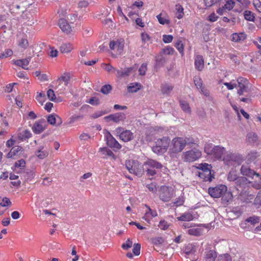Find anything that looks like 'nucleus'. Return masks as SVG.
<instances>
[{
  "label": "nucleus",
  "instance_id": "obj_30",
  "mask_svg": "<svg viewBox=\"0 0 261 261\" xmlns=\"http://www.w3.org/2000/svg\"><path fill=\"white\" fill-rule=\"evenodd\" d=\"M156 18L159 22L161 24H169L170 23L169 17L167 15H164L162 13L156 16Z\"/></svg>",
  "mask_w": 261,
  "mask_h": 261
},
{
  "label": "nucleus",
  "instance_id": "obj_8",
  "mask_svg": "<svg viewBox=\"0 0 261 261\" xmlns=\"http://www.w3.org/2000/svg\"><path fill=\"white\" fill-rule=\"evenodd\" d=\"M211 166L206 163L199 164L197 168L201 170L199 173V177L205 181H212L214 176L211 174Z\"/></svg>",
  "mask_w": 261,
  "mask_h": 261
},
{
  "label": "nucleus",
  "instance_id": "obj_18",
  "mask_svg": "<svg viewBox=\"0 0 261 261\" xmlns=\"http://www.w3.org/2000/svg\"><path fill=\"white\" fill-rule=\"evenodd\" d=\"M46 126L47 124L45 121L40 120L34 124L32 129L35 133L39 134L42 132L46 128Z\"/></svg>",
  "mask_w": 261,
  "mask_h": 261
},
{
  "label": "nucleus",
  "instance_id": "obj_25",
  "mask_svg": "<svg viewBox=\"0 0 261 261\" xmlns=\"http://www.w3.org/2000/svg\"><path fill=\"white\" fill-rule=\"evenodd\" d=\"M246 38L244 33H233L231 35V40L235 42H241L244 41Z\"/></svg>",
  "mask_w": 261,
  "mask_h": 261
},
{
  "label": "nucleus",
  "instance_id": "obj_35",
  "mask_svg": "<svg viewBox=\"0 0 261 261\" xmlns=\"http://www.w3.org/2000/svg\"><path fill=\"white\" fill-rule=\"evenodd\" d=\"M109 118L114 121L118 122L123 120L125 118V116L124 114L122 113H116L113 115H111L109 116Z\"/></svg>",
  "mask_w": 261,
  "mask_h": 261
},
{
  "label": "nucleus",
  "instance_id": "obj_61",
  "mask_svg": "<svg viewBox=\"0 0 261 261\" xmlns=\"http://www.w3.org/2000/svg\"><path fill=\"white\" fill-rule=\"evenodd\" d=\"M133 242L130 239H127L125 243L122 245V248L123 249L127 250L132 246Z\"/></svg>",
  "mask_w": 261,
  "mask_h": 261
},
{
  "label": "nucleus",
  "instance_id": "obj_14",
  "mask_svg": "<svg viewBox=\"0 0 261 261\" xmlns=\"http://www.w3.org/2000/svg\"><path fill=\"white\" fill-rule=\"evenodd\" d=\"M240 159V156L237 154L226 151L221 160L227 165H230L233 162H237Z\"/></svg>",
  "mask_w": 261,
  "mask_h": 261
},
{
  "label": "nucleus",
  "instance_id": "obj_24",
  "mask_svg": "<svg viewBox=\"0 0 261 261\" xmlns=\"http://www.w3.org/2000/svg\"><path fill=\"white\" fill-rule=\"evenodd\" d=\"M195 66L196 69L201 71L204 67V60L202 56L197 55L195 57Z\"/></svg>",
  "mask_w": 261,
  "mask_h": 261
},
{
  "label": "nucleus",
  "instance_id": "obj_38",
  "mask_svg": "<svg viewBox=\"0 0 261 261\" xmlns=\"http://www.w3.org/2000/svg\"><path fill=\"white\" fill-rule=\"evenodd\" d=\"M221 196L222 200L226 203L230 202L233 197L231 193L227 191Z\"/></svg>",
  "mask_w": 261,
  "mask_h": 261
},
{
  "label": "nucleus",
  "instance_id": "obj_34",
  "mask_svg": "<svg viewBox=\"0 0 261 261\" xmlns=\"http://www.w3.org/2000/svg\"><path fill=\"white\" fill-rule=\"evenodd\" d=\"M175 15L178 19H181L184 16V8L179 4L176 5L175 6Z\"/></svg>",
  "mask_w": 261,
  "mask_h": 261
},
{
  "label": "nucleus",
  "instance_id": "obj_36",
  "mask_svg": "<svg viewBox=\"0 0 261 261\" xmlns=\"http://www.w3.org/2000/svg\"><path fill=\"white\" fill-rule=\"evenodd\" d=\"M193 215L190 213H184L180 217L177 218V220L182 221H190L193 220Z\"/></svg>",
  "mask_w": 261,
  "mask_h": 261
},
{
  "label": "nucleus",
  "instance_id": "obj_48",
  "mask_svg": "<svg viewBox=\"0 0 261 261\" xmlns=\"http://www.w3.org/2000/svg\"><path fill=\"white\" fill-rule=\"evenodd\" d=\"M194 81L195 83V85L196 86L197 88L198 89H200L202 87V80L198 76L195 77L194 79Z\"/></svg>",
  "mask_w": 261,
  "mask_h": 261
},
{
  "label": "nucleus",
  "instance_id": "obj_1",
  "mask_svg": "<svg viewBox=\"0 0 261 261\" xmlns=\"http://www.w3.org/2000/svg\"><path fill=\"white\" fill-rule=\"evenodd\" d=\"M188 143V140L184 137H175L170 143L168 153L172 158H176L178 154L181 152Z\"/></svg>",
  "mask_w": 261,
  "mask_h": 261
},
{
  "label": "nucleus",
  "instance_id": "obj_19",
  "mask_svg": "<svg viewBox=\"0 0 261 261\" xmlns=\"http://www.w3.org/2000/svg\"><path fill=\"white\" fill-rule=\"evenodd\" d=\"M23 150L22 148L19 146H15L13 147L7 154L8 158H14L16 156L23 155Z\"/></svg>",
  "mask_w": 261,
  "mask_h": 261
},
{
  "label": "nucleus",
  "instance_id": "obj_59",
  "mask_svg": "<svg viewBox=\"0 0 261 261\" xmlns=\"http://www.w3.org/2000/svg\"><path fill=\"white\" fill-rule=\"evenodd\" d=\"M86 102L89 103L93 106L98 105L99 103L98 98L93 97L86 101Z\"/></svg>",
  "mask_w": 261,
  "mask_h": 261
},
{
  "label": "nucleus",
  "instance_id": "obj_21",
  "mask_svg": "<svg viewBox=\"0 0 261 261\" xmlns=\"http://www.w3.org/2000/svg\"><path fill=\"white\" fill-rule=\"evenodd\" d=\"M47 122L51 125L59 126L62 123L61 118L55 114H51L48 116Z\"/></svg>",
  "mask_w": 261,
  "mask_h": 261
},
{
  "label": "nucleus",
  "instance_id": "obj_20",
  "mask_svg": "<svg viewBox=\"0 0 261 261\" xmlns=\"http://www.w3.org/2000/svg\"><path fill=\"white\" fill-rule=\"evenodd\" d=\"M59 25L62 31L67 34L72 31V27L65 19L62 18L59 20Z\"/></svg>",
  "mask_w": 261,
  "mask_h": 261
},
{
  "label": "nucleus",
  "instance_id": "obj_32",
  "mask_svg": "<svg viewBox=\"0 0 261 261\" xmlns=\"http://www.w3.org/2000/svg\"><path fill=\"white\" fill-rule=\"evenodd\" d=\"M162 93L164 94H169L173 90V86L169 84H163L161 87Z\"/></svg>",
  "mask_w": 261,
  "mask_h": 261
},
{
  "label": "nucleus",
  "instance_id": "obj_28",
  "mask_svg": "<svg viewBox=\"0 0 261 261\" xmlns=\"http://www.w3.org/2000/svg\"><path fill=\"white\" fill-rule=\"evenodd\" d=\"M132 69L131 68H125L122 70H116V76L118 78L128 76L130 73Z\"/></svg>",
  "mask_w": 261,
  "mask_h": 261
},
{
  "label": "nucleus",
  "instance_id": "obj_47",
  "mask_svg": "<svg viewBox=\"0 0 261 261\" xmlns=\"http://www.w3.org/2000/svg\"><path fill=\"white\" fill-rule=\"evenodd\" d=\"M13 55V51L10 49H7L5 51L0 54V58H6L8 57H10Z\"/></svg>",
  "mask_w": 261,
  "mask_h": 261
},
{
  "label": "nucleus",
  "instance_id": "obj_23",
  "mask_svg": "<svg viewBox=\"0 0 261 261\" xmlns=\"http://www.w3.org/2000/svg\"><path fill=\"white\" fill-rule=\"evenodd\" d=\"M147 210L146 211L143 219L146 222H149L150 220L157 216L158 214L155 210H152L149 207L146 206Z\"/></svg>",
  "mask_w": 261,
  "mask_h": 261
},
{
  "label": "nucleus",
  "instance_id": "obj_49",
  "mask_svg": "<svg viewBox=\"0 0 261 261\" xmlns=\"http://www.w3.org/2000/svg\"><path fill=\"white\" fill-rule=\"evenodd\" d=\"M83 119V116L79 115H73L69 119V123L72 124Z\"/></svg>",
  "mask_w": 261,
  "mask_h": 261
},
{
  "label": "nucleus",
  "instance_id": "obj_16",
  "mask_svg": "<svg viewBox=\"0 0 261 261\" xmlns=\"http://www.w3.org/2000/svg\"><path fill=\"white\" fill-rule=\"evenodd\" d=\"M105 137L108 146L111 148L116 149H120L121 145L118 142V141L112 136V135L108 131H105Z\"/></svg>",
  "mask_w": 261,
  "mask_h": 261
},
{
  "label": "nucleus",
  "instance_id": "obj_57",
  "mask_svg": "<svg viewBox=\"0 0 261 261\" xmlns=\"http://www.w3.org/2000/svg\"><path fill=\"white\" fill-rule=\"evenodd\" d=\"M147 70V64L146 63H143L139 69V74L141 75H144L146 73Z\"/></svg>",
  "mask_w": 261,
  "mask_h": 261
},
{
  "label": "nucleus",
  "instance_id": "obj_50",
  "mask_svg": "<svg viewBox=\"0 0 261 261\" xmlns=\"http://www.w3.org/2000/svg\"><path fill=\"white\" fill-rule=\"evenodd\" d=\"M224 85L226 86L228 90H232L237 87V83L234 81H231L229 83L225 82L224 83Z\"/></svg>",
  "mask_w": 261,
  "mask_h": 261
},
{
  "label": "nucleus",
  "instance_id": "obj_58",
  "mask_svg": "<svg viewBox=\"0 0 261 261\" xmlns=\"http://www.w3.org/2000/svg\"><path fill=\"white\" fill-rule=\"evenodd\" d=\"M70 77L68 75L64 74L59 78V80L62 81L64 83V84L67 86L68 84Z\"/></svg>",
  "mask_w": 261,
  "mask_h": 261
},
{
  "label": "nucleus",
  "instance_id": "obj_29",
  "mask_svg": "<svg viewBox=\"0 0 261 261\" xmlns=\"http://www.w3.org/2000/svg\"><path fill=\"white\" fill-rule=\"evenodd\" d=\"M142 87V85L139 83H130L127 87V90L129 92L134 93L139 91Z\"/></svg>",
  "mask_w": 261,
  "mask_h": 261
},
{
  "label": "nucleus",
  "instance_id": "obj_12",
  "mask_svg": "<svg viewBox=\"0 0 261 261\" xmlns=\"http://www.w3.org/2000/svg\"><path fill=\"white\" fill-rule=\"evenodd\" d=\"M227 191V187L220 185L214 188L208 189L209 194L214 198L220 197Z\"/></svg>",
  "mask_w": 261,
  "mask_h": 261
},
{
  "label": "nucleus",
  "instance_id": "obj_62",
  "mask_svg": "<svg viewBox=\"0 0 261 261\" xmlns=\"http://www.w3.org/2000/svg\"><path fill=\"white\" fill-rule=\"evenodd\" d=\"M173 40V36L171 35H164L163 36V40L166 43H170Z\"/></svg>",
  "mask_w": 261,
  "mask_h": 261
},
{
  "label": "nucleus",
  "instance_id": "obj_52",
  "mask_svg": "<svg viewBox=\"0 0 261 261\" xmlns=\"http://www.w3.org/2000/svg\"><path fill=\"white\" fill-rule=\"evenodd\" d=\"M25 162L24 160H20L15 162V167L23 169L25 167Z\"/></svg>",
  "mask_w": 261,
  "mask_h": 261
},
{
  "label": "nucleus",
  "instance_id": "obj_31",
  "mask_svg": "<svg viewBox=\"0 0 261 261\" xmlns=\"http://www.w3.org/2000/svg\"><path fill=\"white\" fill-rule=\"evenodd\" d=\"M72 49V45L69 43H63L60 47V50L62 53H68Z\"/></svg>",
  "mask_w": 261,
  "mask_h": 261
},
{
  "label": "nucleus",
  "instance_id": "obj_40",
  "mask_svg": "<svg viewBox=\"0 0 261 261\" xmlns=\"http://www.w3.org/2000/svg\"><path fill=\"white\" fill-rule=\"evenodd\" d=\"M141 40L144 44H149L151 43V38L146 33H142L141 35Z\"/></svg>",
  "mask_w": 261,
  "mask_h": 261
},
{
  "label": "nucleus",
  "instance_id": "obj_3",
  "mask_svg": "<svg viewBox=\"0 0 261 261\" xmlns=\"http://www.w3.org/2000/svg\"><path fill=\"white\" fill-rule=\"evenodd\" d=\"M241 172L243 175L250 177L254 179V181H252L253 182V187L257 189H261V175L251 170L248 165H243L241 167Z\"/></svg>",
  "mask_w": 261,
  "mask_h": 261
},
{
  "label": "nucleus",
  "instance_id": "obj_55",
  "mask_svg": "<svg viewBox=\"0 0 261 261\" xmlns=\"http://www.w3.org/2000/svg\"><path fill=\"white\" fill-rule=\"evenodd\" d=\"M47 95L48 98L51 101H55L56 99V96L54 91L52 89H49L47 92Z\"/></svg>",
  "mask_w": 261,
  "mask_h": 261
},
{
  "label": "nucleus",
  "instance_id": "obj_45",
  "mask_svg": "<svg viewBox=\"0 0 261 261\" xmlns=\"http://www.w3.org/2000/svg\"><path fill=\"white\" fill-rule=\"evenodd\" d=\"M245 221L250 223L251 225H254L259 222V218L256 216H252L246 219Z\"/></svg>",
  "mask_w": 261,
  "mask_h": 261
},
{
  "label": "nucleus",
  "instance_id": "obj_2",
  "mask_svg": "<svg viewBox=\"0 0 261 261\" xmlns=\"http://www.w3.org/2000/svg\"><path fill=\"white\" fill-rule=\"evenodd\" d=\"M182 227L187 228V233L191 236H200L205 232V229H208V225L205 224H196L193 223H184Z\"/></svg>",
  "mask_w": 261,
  "mask_h": 261
},
{
  "label": "nucleus",
  "instance_id": "obj_13",
  "mask_svg": "<svg viewBox=\"0 0 261 261\" xmlns=\"http://www.w3.org/2000/svg\"><path fill=\"white\" fill-rule=\"evenodd\" d=\"M228 179L229 181H235L236 183L240 186L244 187L248 182L247 179L245 177H238L236 171L232 170L230 171L228 175Z\"/></svg>",
  "mask_w": 261,
  "mask_h": 261
},
{
  "label": "nucleus",
  "instance_id": "obj_53",
  "mask_svg": "<svg viewBox=\"0 0 261 261\" xmlns=\"http://www.w3.org/2000/svg\"><path fill=\"white\" fill-rule=\"evenodd\" d=\"M44 97L45 94L43 92H41L39 93H37V95L36 96V98L39 103L42 105L44 101Z\"/></svg>",
  "mask_w": 261,
  "mask_h": 261
},
{
  "label": "nucleus",
  "instance_id": "obj_46",
  "mask_svg": "<svg viewBox=\"0 0 261 261\" xmlns=\"http://www.w3.org/2000/svg\"><path fill=\"white\" fill-rule=\"evenodd\" d=\"M217 261H231V257L228 254H223L218 256Z\"/></svg>",
  "mask_w": 261,
  "mask_h": 261
},
{
  "label": "nucleus",
  "instance_id": "obj_63",
  "mask_svg": "<svg viewBox=\"0 0 261 261\" xmlns=\"http://www.w3.org/2000/svg\"><path fill=\"white\" fill-rule=\"evenodd\" d=\"M234 4V3L232 0H229L226 2L224 5V8H225L226 10H230L233 8Z\"/></svg>",
  "mask_w": 261,
  "mask_h": 261
},
{
  "label": "nucleus",
  "instance_id": "obj_39",
  "mask_svg": "<svg viewBox=\"0 0 261 261\" xmlns=\"http://www.w3.org/2000/svg\"><path fill=\"white\" fill-rule=\"evenodd\" d=\"M214 150V146L212 143H206L204 147V152L208 155L212 156Z\"/></svg>",
  "mask_w": 261,
  "mask_h": 261
},
{
  "label": "nucleus",
  "instance_id": "obj_41",
  "mask_svg": "<svg viewBox=\"0 0 261 261\" xmlns=\"http://www.w3.org/2000/svg\"><path fill=\"white\" fill-rule=\"evenodd\" d=\"M101 67L109 73H114L116 71L114 67L108 64H101Z\"/></svg>",
  "mask_w": 261,
  "mask_h": 261
},
{
  "label": "nucleus",
  "instance_id": "obj_37",
  "mask_svg": "<svg viewBox=\"0 0 261 261\" xmlns=\"http://www.w3.org/2000/svg\"><path fill=\"white\" fill-rule=\"evenodd\" d=\"M196 251V247L194 244H189L185 248V252L187 255L193 254Z\"/></svg>",
  "mask_w": 261,
  "mask_h": 261
},
{
  "label": "nucleus",
  "instance_id": "obj_51",
  "mask_svg": "<svg viewBox=\"0 0 261 261\" xmlns=\"http://www.w3.org/2000/svg\"><path fill=\"white\" fill-rule=\"evenodd\" d=\"M169 224H168V222L165 221V220L160 221L158 225V227L162 230L167 229L169 227Z\"/></svg>",
  "mask_w": 261,
  "mask_h": 261
},
{
  "label": "nucleus",
  "instance_id": "obj_54",
  "mask_svg": "<svg viewBox=\"0 0 261 261\" xmlns=\"http://www.w3.org/2000/svg\"><path fill=\"white\" fill-rule=\"evenodd\" d=\"M141 245L139 244H135L133 252L135 255H139L140 253Z\"/></svg>",
  "mask_w": 261,
  "mask_h": 261
},
{
  "label": "nucleus",
  "instance_id": "obj_4",
  "mask_svg": "<svg viewBox=\"0 0 261 261\" xmlns=\"http://www.w3.org/2000/svg\"><path fill=\"white\" fill-rule=\"evenodd\" d=\"M170 142V139L167 137L158 139L155 145L152 147V150L158 154H163L167 151L168 148H169Z\"/></svg>",
  "mask_w": 261,
  "mask_h": 261
},
{
  "label": "nucleus",
  "instance_id": "obj_33",
  "mask_svg": "<svg viewBox=\"0 0 261 261\" xmlns=\"http://www.w3.org/2000/svg\"><path fill=\"white\" fill-rule=\"evenodd\" d=\"M99 151L101 153V154L103 155V158H106V156H110L113 159H115V155L113 152L106 147L100 148L99 149Z\"/></svg>",
  "mask_w": 261,
  "mask_h": 261
},
{
  "label": "nucleus",
  "instance_id": "obj_11",
  "mask_svg": "<svg viewBox=\"0 0 261 261\" xmlns=\"http://www.w3.org/2000/svg\"><path fill=\"white\" fill-rule=\"evenodd\" d=\"M116 135L119 139L126 142L132 140L134 138L133 134L129 130H124L122 127H118L115 130Z\"/></svg>",
  "mask_w": 261,
  "mask_h": 261
},
{
  "label": "nucleus",
  "instance_id": "obj_42",
  "mask_svg": "<svg viewBox=\"0 0 261 261\" xmlns=\"http://www.w3.org/2000/svg\"><path fill=\"white\" fill-rule=\"evenodd\" d=\"M244 17L245 19L250 21H254L255 18L254 14L250 11H245L244 12Z\"/></svg>",
  "mask_w": 261,
  "mask_h": 261
},
{
  "label": "nucleus",
  "instance_id": "obj_17",
  "mask_svg": "<svg viewBox=\"0 0 261 261\" xmlns=\"http://www.w3.org/2000/svg\"><path fill=\"white\" fill-rule=\"evenodd\" d=\"M225 151L226 150L224 147L220 146H215L212 158L215 160H221Z\"/></svg>",
  "mask_w": 261,
  "mask_h": 261
},
{
  "label": "nucleus",
  "instance_id": "obj_43",
  "mask_svg": "<svg viewBox=\"0 0 261 261\" xmlns=\"http://www.w3.org/2000/svg\"><path fill=\"white\" fill-rule=\"evenodd\" d=\"M175 47L181 54V56H184V46L181 41H178L175 45Z\"/></svg>",
  "mask_w": 261,
  "mask_h": 261
},
{
  "label": "nucleus",
  "instance_id": "obj_44",
  "mask_svg": "<svg viewBox=\"0 0 261 261\" xmlns=\"http://www.w3.org/2000/svg\"><path fill=\"white\" fill-rule=\"evenodd\" d=\"M180 103L181 108L184 112L188 113H190V108L187 102L186 101H180Z\"/></svg>",
  "mask_w": 261,
  "mask_h": 261
},
{
  "label": "nucleus",
  "instance_id": "obj_64",
  "mask_svg": "<svg viewBox=\"0 0 261 261\" xmlns=\"http://www.w3.org/2000/svg\"><path fill=\"white\" fill-rule=\"evenodd\" d=\"M184 202V198L183 196H179L174 202V205L176 206H180L183 204Z\"/></svg>",
  "mask_w": 261,
  "mask_h": 261
},
{
  "label": "nucleus",
  "instance_id": "obj_22",
  "mask_svg": "<svg viewBox=\"0 0 261 261\" xmlns=\"http://www.w3.org/2000/svg\"><path fill=\"white\" fill-rule=\"evenodd\" d=\"M31 57H28L26 59H20V60H13L12 61L14 64L16 66L22 67L24 69H28V66L31 61Z\"/></svg>",
  "mask_w": 261,
  "mask_h": 261
},
{
  "label": "nucleus",
  "instance_id": "obj_60",
  "mask_svg": "<svg viewBox=\"0 0 261 261\" xmlns=\"http://www.w3.org/2000/svg\"><path fill=\"white\" fill-rule=\"evenodd\" d=\"M253 6L255 9L259 12L261 13V3L259 0H254L253 2Z\"/></svg>",
  "mask_w": 261,
  "mask_h": 261
},
{
  "label": "nucleus",
  "instance_id": "obj_9",
  "mask_svg": "<svg viewBox=\"0 0 261 261\" xmlns=\"http://www.w3.org/2000/svg\"><path fill=\"white\" fill-rule=\"evenodd\" d=\"M201 156V152L198 149L194 148L184 152L181 158L186 162H193L198 160Z\"/></svg>",
  "mask_w": 261,
  "mask_h": 261
},
{
  "label": "nucleus",
  "instance_id": "obj_10",
  "mask_svg": "<svg viewBox=\"0 0 261 261\" xmlns=\"http://www.w3.org/2000/svg\"><path fill=\"white\" fill-rule=\"evenodd\" d=\"M159 192L160 198L163 201H169L173 195L174 190L171 187L162 186Z\"/></svg>",
  "mask_w": 261,
  "mask_h": 261
},
{
  "label": "nucleus",
  "instance_id": "obj_26",
  "mask_svg": "<svg viewBox=\"0 0 261 261\" xmlns=\"http://www.w3.org/2000/svg\"><path fill=\"white\" fill-rule=\"evenodd\" d=\"M217 253L214 250H209L205 253L204 261H216Z\"/></svg>",
  "mask_w": 261,
  "mask_h": 261
},
{
  "label": "nucleus",
  "instance_id": "obj_6",
  "mask_svg": "<svg viewBox=\"0 0 261 261\" xmlns=\"http://www.w3.org/2000/svg\"><path fill=\"white\" fill-rule=\"evenodd\" d=\"M125 166L128 171L130 173L140 176L144 172V169L138 161L128 160L125 162Z\"/></svg>",
  "mask_w": 261,
  "mask_h": 261
},
{
  "label": "nucleus",
  "instance_id": "obj_5",
  "mask_svg": "<svg viewBox=\"0 0 261 261\" xmlns=\"http://www.w3.org/2000/svg\"><path fill=\"white\" fill-rule=\"evenodd\" d=\"M109 47L112 51V57H117L122 55L123 51L124 40L121 38L116 40H112L110 42Z\"/></svg>",
  "mask_w": 261,
  "mask_h": 261
},
{
  "label": "nucleus",
  "instance_id": "obj_56",
  "mask_svg": "<svg viewBox=\"0 0 261 261\" xmlns=\"http://www.w3.org/2000/svg\"><path fill=\"white\" fill-rule=\"evenodd\" d=\"M111 90L112 87L110 85H106L101 88V92L105 94H107Z\"/></svg>",
  "mask_w": 261,
  "mask_h": 261
},
{
  "label": "nucleus",
  "instance_id": "obj_7",
  "mask_svg": "<svg viewBox=\"0 0 261 261\" xmlns=\"http://www.w3.org/2000/svg\"><path fill=\"white\" fill-rule=\"evenodd\" d=\"M147 169V173L150 175H153L156 174L155 169H163L164 172H166L168 169L164 167L161 163L153 160H148L144 163Z\"/></svg>",
  "mask_w": 261,
  "mask_h": 261
},
{
  "label": "nucleus",
  "instance_id": "obj_27",
  "mask_svg": "<svg viewBox=\"0 0 261 261\" xmlns=\"http://www.w3.org/2000/svg\"><path fill=\"white\" fill-rule=\"evenodd\" d=\"M43 149V146H40L35 152L36 155L40 159H43L46 158L48 155V152Z\"/></svg>",
  "mask_w": 261,
  "mask_h": 261
},
{
  "label": "nucleus",
  "instance_id": "obj_15",
  "mask_svg": "<svg viewBox=\"0 0 261 261\" xmlns=\"http://www.w3.org/2000/svg\"><path fill=\"white\" fill-rule=\"evenodd\" d=\"M236 82L237 85L236 88L238 89V94L240 95H243L247 91V86L248 84V80L246 79L240 77L238 79Z\"/></svg>",
  "mask_w": 261,
  "mask_h": 261
}]
</instances>
